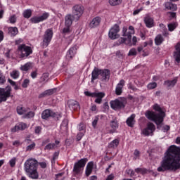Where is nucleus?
<instances>
[{
	"label": "nucleus",
	"instance_id": "38",
	"mask_svg": "<svg viewBox=\"0 0 180 180\" xmlns=\"http://www.w3.org/2000/svg\"><path fill=\"white\" fill-rule=\"evenodd\" d=\"M32 11L30 9L24 11L22 15L26 19H29L32 16Z\"/></svg>",
	"mask_w": 180,
	"mask_h": 180
},
{
	"label": "nucleus",
	"instance_id": "25",
	"mask_svg": "<svg viewBox=\"0 0 180 180\" xmlns=\"http://www.w3.org/2000/svg\"><path fill=\"white\" fill-rule=\"evenodd\" d=\"M75 54H77V49L74 47L70 48L66 55L67 60H72L75 56Z\"/></svg>",
	"mask_w": 180,
	"mask_h": 180
},
{
	"label": "nucleus",
	"instance_id": "17",
	"mask_svg": "<svg viewBox=\"0 0 180 180\" xmlns=\"http://www.w3.org/2000/svg\"><path fill=\"white\" fill-rule=\"evenodd\" d=\"M101 22H102V18L101 17H95L91 20L89 26L91 29H95V27H98V26L101 25Z\"/></svg>",
	"mask_w": 180,
	"mask_h": 180
},
{
	"label": "nucleus",
	"instance_id": "52",
	"mask_svg": "<svg viewBox=\"0 0 180 180\" xmlns=\"http://www.w3.org/2000/svg\"><path fill=\"white\" fill-rule=\"evenodd\" d=\"M63 33H71V26H65L63 30Z\"/></svg>",
	"mask_w": 180,
	"mask_h": 180
},
{
	"label": "nucleus",
	"instance_id": "24",
	"mask_svg": "<svg viewBox=\"0 0 180 180\" xmlns=\"http://www.w3.org/2000/svg\"><path fill=\"white\" fill-rule=\"evenodd\" d=\"M144 22L147 27L149 29L151 27H154V19L150 16H146L144 18Z\"/></svg>",
	"mask_w": 180,
	"mask_h": 180
},
{
	"label": "nucleus",
	"instance_id": "22",
	"mask_svg": "<svg viewBox=\"0 0 180 180\" xmlns=\"http://www.w3.org/2000/svg\"><path fill=\"white\" fill-rule=\"evenodd\" d=\"M27 129V124L26 123L20 122L18 125H15L14 128L11 129L13 133H16L18 130H25Z\"/></svg>",
	"mask_w": 180,
	"mask_h": 180
},
{
	"label": "nucleus",
	"instance_id": "50",
	"mask_svg": "<svg viewBox=\"0 0 180 180\" xmlns=\"http://www.w3.org/2000/svg\"><path fill=\"white\" fill-rule=\"evenodd\" d=\"M54 89H51L45 91V94H46V96H50L51 95H53L54 94Z\"/></svg>",
	"mask_w": 180,
	"mask_h": 180
},
{
	"label": "nucleus",
	"instance_id": "43",
	"mask_svg": "<svg viewBox=\"0 0 180 180\" xmlns=\"http://www.w3.org/2000/svg\"><path fill=\"white\" fill-rule=\"evenodd\" d=\"M110 126L111 129H112V130H116V129H117V127H119L117 121H116V120L111 121Z\"/></svg>",
	"mask_w": 180,
	"mask_h": 180
},
{
	"label": "nucleus",
	"instance_id": "2",
	"mask_svg": "<svg viewBox=\"0 0 180 180\" xmlns=\"http://www.w3.org/2000/svg\"><path fill=\"white\" fill-rule=\"evenodd\" d=\"M153 109L155 110H157V112H159V113H155L153 111H146L145 113L146 117L148 119V120H151L152 122H154L155 124L158 127H160V125L164 122V117H165V112H163V110L161 109V107L158 105V104L155 105L153 106Z\"/></svg>",
	"mask_w": 180,
	"mask_h": 180
},
{
	"label": "nucleus",
	"instance_id": "33",
	"mask_svg": "<svg viewBox=\"0 0 180 180\" xmlns=\"http://www.w3.org/2000/svg\"><path fill=\"white\" fill-rule=\"evenodd\" d=\"M17 113L18 115H26V112L29 111V108H26L22 105H19L17 107Z\"/></svg>",
	"mask_w": 180,
	"mask_h": 180
},
{
	"label": "nucleus",
	"instance_id": "37",
	"mask_svg": "<svg viewBox=\"0 0 180 180\" xmlns=\"http://www.w3.org/2000/svg\"><path fill=\"white\" fill-rule=\"evenodd\" d=\"M160 27L162 28L163 31L162 35L165 36V37H168V36H169V33L168 32L167 27L165 26V25L160 24Z\"/></svg>",
	"mask_w": 180,
	"mask_h": 180
},
{
	"label": "nucleus",
	"instance_id": "1",
	"mask_svg": "<svg viewBox=\"0 0 180 180\" xmlns=\"http://www.w3.org/2000/svg\"><path fill=\"white\" fill-rule=\"evenodd\" d=\"M180 169V149L171 146L165 156L161 165L158 168V172L165 171H176Z\"/></svg>",
	"mask_w": 180,
	"mask_h": 180
},
{
	"label": "nucleus",
	"instance_id": "5",
	"mask_svg": "<svg viewBox=\"0 0 180 180\" xmlns=\"http://www.w3.org/2000/svg\"><path fill=\"white\" fill-rule=\"evenodd\" d=\"M85 8L82 4H76L72 7L73 18L76 20H79L81 17L84 15Z\"/></svg>",
	"mask_w": 180,
	"mask_h": 180
},
{
	"label": "nucleus",
	"instance_id": "53",
	"mask_svg": "<svg viewBox=\"0 0 180 180\" xmlns=\"http://www.w3.org/2000/svg\"><path fill=\"white\" fill-rule=\"evenodd\" d=\"M22 68H33V63H32L30 62L27 63L25 65H24Z\"/></svg>",
	"mask_w": 180,
	"mask_h": 180
},
{
	"label": "nucleus",
	"instance_id": "62",
	"mask_svg": "<svg viewBox=\"0 0 180 180\" xmlns=\"http://www.w3.org/2000/svg\"><path fill=\"white\" fill-rule=\"evenodd\" d=\"M136 43H137V37H133V38H132V43L131 42V44L135 46Z\"/></svg>",
	"mask_w": 180,
	"mask_h": 180
},
{
	"label": "nucleus",
	"instance_id": "6",
	"mask_svg": "<svg viewBox=\"0 0 180 180\" xmlns=\"http://www.w3.org/2000/svg\"><path fill=\"white\" fill-rule=\"evenodd\" d=\"M86 162H88V158H82L78 162H75L73 167V172L77 174H79L85 167Z\"/></svg>",
	"mask_w": 180,
	"mask_h": 180
},
{
	"label": "nucleus",
	"instance_id": "49",
	"mask_svg": "<svg viewBox=\"0 0 180 180\" xmlns=\"http://www.w3.org/2000/svg\"><path fill=\"white\" fill-rule=\"evenodd\" d=\"M116 56L117 57H118V58H121V59L124 58V53L122 51H117L116 52Z\"/></svg>",
	"mask_w": 180,
	"mask_h": 180
},
{
	"label": "nucleus",
	"instance_id": "9",
	"mask_svg": "<svg viewBox=\"0 0 180 180\" xmlns=\"http://www.w3.org/2000/svg\"><path fill=\"white\" fill-rule=\"evenodd\" d=\"M119 32H120V27L119 25H114L109 30L108 37H110L111 40H116V39H119V37H120Z\"/></svg>",
	"mask_w": 180,
	"mask_h": 180
},
{
	"label": "nucleus",
	"instance_id": "47",
	"mask_svg": "<svg viewBox=\"0 0 180 180\" xmlns=\"http://www.w3.org/2000/svg\"><path fill=\"white\" fill-rule=\"evenodd\" d=\"M8 22H9V23H11V24L16 23V15H13L11 16H10V18L8 19Z\"/></svg>",
	"mask_w": 180,
	"mask_h": 180
},
{
	"label": "nucleus",
	"instance_id": "36",
	"mask_svg": "<svg viewBox=\"0 0 180 180\" xmlns=\"http://www.w3.org/2000/svg\"><path fill=\"white\" fill-rule=\"evenodd\" d=\"M18 27H8V33H10V34H12V36H16V34H18Z\"/></svg>",
	"mask_w": 180,
	"mask_h": 180
},
{
	"label": "nucleus",
	"instance_id": "40",
	"mask_svg": "<svg viewBox=\"0 0 180 180\" xmlns=\"http://www.w3.org/2000/svg\"><path fill=\"white\" fill-rule=\"evenodd\" d=\"M167 26L169 32H174L175 29H176L178 24H176V22H172L169 24Z\"/></svg>",
	"mask_w": 180,
	"mask_h": 180
},
{
	"label": "nucleus",
	"instance_id": "19",
	"mask_svg": "<svg viewBox=\"0 0 180 180\" xmlns=\"http://www.w3.org/2000/svg\"><path fill=\"white\" fill-rule=\"evenodd\" d=\"M68 105L71 110H78V109L81 108L78 101H76L75 100L68 101Z\"/></svg>",
	"mask_w": 180,
	"mask_h": 180
},
{
	"label": "nucleus",
	"instance_id": "14",
	"mask_svg": "<svg viewBox=\"0 0 180 180\" xmlns=\"http://www.w3.org/2000/svg\"><path fill=\"white\" fill-rule=\"evenodd\" d=\"M50 16V13L45 12L41 16H34L30 18L31 23H40V22H44L47 20Z\"/></svg>",
	"mask_w": 180,
	"mask_h": 180
},
{
	"label": "nucleus",
	"instance_id": "3",
	"mask_svg": "<svg viewBox=\"0 0 180 180\" xmlns=\"http://www.w3.org/2000/svg\"><path fill=\"white\" fill-rule=\"evenodd\" d=\"M39 162L37 160L30 158L26 160L24 165L25 171L29 174L32 179H39V173H37V166Z\"/></svg>",
	"mask_w": 180,
	"mask_h": 180
},
{
	"label": "nucleus",
	"instance_id": "57",
	"mask_svg": "<svg viewBox=\"0 0 180 180\" xmlns=\"http://www.w3.org/2000/svg\"><path fill=\"white\" fill-rule=\"evenodd\" d=\"M82 137H84V133L80 132V133L77 134V141H79L82 139Z\"/></svg>",
	"mask_w": 180,
	"mask_h": 180
},
{
	"label": "nucleus",
	"instance_id": "60",
	"mask_svg": "<svg viewBox=\"0 0 180 180\" xmlns=\"http://www.w3.org/2000/svg\"><path fill=\"white\" fill-rule=\"evenodd\" d=\"M5 81V77L0 73V84H4Z\"/></svg>",
	"mask_w": 180,
	"mask_h": 180
},
{
	"label": "nucleus",
	"instance_id": "28",
	"mask_svg": "<svg viewBox=\"0 0 180 180\" xmlns=\"http://www.w3.org/2000/svg\"><path fill=\"white\" fill-rule=\"evenodd\" d=\"M60 131L61 133H67L68 131V120L65 119L63 120L60 124Z\"/></svg>",
	"mask_w": 180,
	"mask_h": 180
},
{
	"label": "nucleus",
	"instance_id": "18",
	"mask_svg": "<svg viewBox=\"0 0 180 180\" xmlns=\"http://www.w3.org/2000/svg\"><path fill=\"white\" fill-rule=\"evenodd\" d=\"M49 117H56V112L50 109L44 110L41 114L42 119H49Z\"/></svg>",
	"mask_w": 180,
	"mask_h": 180
},
{
	"label": "nucleus",
	"instance_id": "4",
	"mask_svg": "<svg viewBox=\"0 0 180 180\" xmlns=\"http://www.w3.org/2000/svg\"><path fill=\"white\" fill-rule=\"evenodd\" d=\"M33 53V50L30 46H26V44H20L18 46L16 53L19 58H24V57H29L30 54Z\"/></svg>",
	"mask_w": 180,
	"mask_h": 180
},
{
	"label": "nucleus",
	"instance_id": "42",
	"mask_svg": "<svg viewBox=\"0 0 180 180\" xmlns=\"http://www.w3.org/2000/svg\"><path fill=\"white\" fill-rule=\"evenodd\" d=\"M23 117L24 119H30L32 117H34V112L33 111H29L27 113L25 112Z\"/></svg>",
	"mask_w": 180,
	"mask_h": 180
},
{
	"label": "nucleus",
	"instance_id": "11",
	"mask_svg": "<svg viewBox=\"0 0 180 180\" xmlns=\"http://www.w3.org/2000/svg\"><path fill=\"white\" fill-rule=\"evenodd\" d=\"M51 39H53V30L48 29L46 30L45 34L44 35V39L42 41L43 49H46V47H49V44H50V41H51Z\"/></svg>",
	"mask_w": 180,
	"mask_h": 180
},
{
	"label": "nucleus",
	"instance_id": "55",
	"mask_svg": "<svg viewBox=\"0 0 180 180\" xmlns=\"http://www.w3.org/2000/svg\"><path fill=\"white\" fill-rule=\"evenodd\" d=\"M41 131V127H35V129H34V133L36 134H40Z\"/></svg>",
	"mask_w": 180,
	"mask_h": 180
},
{
	"label": "nucleus",
	"instance_id": "48",
	"mask_svg": "<svg viewBox=\"0 0 180 180\" xmlns=\"http://www.w3.org/2000/svg\"><path fill=\"white\" fill-rule=\"evenodd\" d=\"M147 86L148 89H154L157 88V83L155 82L149 83Z\"/></svg>",
	"mask_w": 180,
	"mask_h": 180
},
{
	"label": "nucleus",
	"instance_id": "26",
	"mask_svg": "<svg viewBox=\"0 0 180 180\" xmlns=\"http://www.w3.org/2000/svg\"><path fill=\"white\" fill-rule=\"evenodd\" d=\"M101 71L100 69H94L91 73V82L94 83L95 79H98L99 78V75H101Z\"/></svg>",
	"mask_w": 180,
	"mask_h": 180
},
{
	"label": "nucleus",
	"instance_id": "35",
	"mask_svg": "<svg viewBox=\"0 0 180 180\" xmlns=\"http://www.w3.org/2000/svg\"><path fill=\"white\" fill-rule=\"evenodd\" d=\"M119 146V139H115L108 144L109 148H116Z\"/></svg>",
	"mask_w": 180,
	"mask_h": 180
},
{
	"label": "nucleus",
	"instance_id": "27",
	"mask_svg": "<svg viewBox=\"0 0 180 180\" xmlns=\"http://www.w3.org/2000/svg\"><path fill=\"white\" fill-rule=\"evenodd\" d=\"M136 119V115L132 114L130 117H129L126 121V123L129 127H134V123H136V121L134 120Z\"/></svg>",
	"mask_w": 180,
	"mask_h": 180
},
{
	"label": "nucleus",
	"instance_id": "63",
	"mask_svg": "<svg viewBox=\"0 0 180 180\" xmlns=\"http://www.w3.org/2000/svg\"><path fill=\"white\" fill-rule=\"evenodd\" d=\"M128 174H130V176H134L135 172L133 169H130L128 170Z\"/></svg>",
	"mask_w": 180,
	"mask_h": 180
},
{
	"label": "nucleus",
	"instance_id": "44",
	"mask_svg": "<svg viewBox=\"0 0 180 180\" xmlns=\"http://www.w3.org/2000/svg\"><path fill=\"white\" fill-rule=\"evenodd\" d=\"M54 148H57L56 143H49L45 146L44 150H54Z\"/></svg>",
	"mask_w": 180,
	"mask_h": 180
},
{
	"label": "nucleus",
	"instance_id": "10",
	"mask_svg": "<svg viewBox=\"0 0 180 180\" xmlns=\"http://www.w3.org/2000/svg\"><path fill=\"white\" fill-rule=\"evenodd\" d=\"M126 103H127L126 98H122L120 100L116 99L115 101H110V105L112 109L117 110V109H123L124 106H126Z\"/></svg>",
	"mask_w": 180,
	"mask_h": 180
},
{
	"label": "nucleus",
	"instance_id": "30",
	"mask_svg": "<svg viewBox=\"0 0 180 180\" xmlns=\"http://www.w3.org/2000/svg\"><path fill=\"white\" fill-rule=\"evenodd\" d=\"M94 169V162H90L87 164L86 167V176H89L92 174V170Z\"/></svg>",
	"mask_w": 180,
	"mask_h": 180
},
{
	"label": "nucleus",
	"instance_id": "8",
	"mask_svg": "<svg viewBox=\"0 0 180 180\" xmlns=\"http://www.w3.org/2000/svg\"><path fill=\"white\" fill-rule=\"evenodd\" d=\"M84 95H86V96H91V98H96L95 99V103H98V105L102 103V99L105 98V93L103 92L91 93L90 91H84Z\"/></svg>",
	"mask_w": 180,
	"mask_h": 180
},
{
	"label": "nucleus",
	"instance_id": "16",
	"mask_svg": "<svg viewBox=\"0 0 180 180\" xmlns=\"http://www.w3.org/2000/svg\"><path fill=\"white\" fill-rule=\"evenodd\" d=\"M100 75L103 82H108L109 78H110V71L108 69L101 70Z\"/></svg>",
	"mask_w": 180,
	"mask_h": 180
},
{
	"label": "nucleus",
	"instance_id": "61",
	"mask_svg": "<svg viewBox=\"0 0 180 180\" xmlns=\"http://www.w3.org/2000/svg\"><path fill=\"white\" fill-rule=\"evenodd\" d=\"M32 78L34 79L37 77V70H35L31 73Z\"/></svg>",
	"mask_w": 180,
	"mask_h": 180
},
{
	"label": "nucleus",
	"instance_id": "51",
	"mask_svg": "<svg viewBox=\"0 0 180 180\" xmlns=\"http://www.w3.org/2000/svg\"><path fill=\"white\" fill-rule=\"evenodd\" d=\"M30 83V80H29L28 79H25L23 83L22 84V88H27Z\"/></svg>",
	"mask_w": 180,
	"mask_h": 180
},
{
	"label": "nucleus",
	"instance_id": "58",
	"mask_svg": "<svg viewBox=\"0 0 180 180\" xmlns=\"http://www.w3.org/2000/svg\"><path fill=\"white\" fill-rule=\"evenodd\" d=\"M98 120H99V118H98V117H96L94 120L92 122L93 127H96V124H98Z\"/></svg>",
	"mask_w": 180,
	"mask_h": 180
},
{
	"label": "nucleus",
	"instance_id": "59",
	"mask_svg": "<svg viewBox=\"0 0 180 180\" xmlns=\"http://www.w3.org/2000/svg\"><path fill=\"white\" fill-rule=\"evenodd\" d=\"M78 129L79 130V131H82V130L85 129V125L82 123L79 124Z\"/></svg>",
	"mask_w": 180,
	"mask_h": 180
},
{
	"label": "nucleus",
	"instance_id": "34",
	"mask_svg": "<svg viewBox=\"0 0 180 180\" xmlns=\"http://www.w3.org/2000/svg\"><path fill=\"white\" fill-rule=\"evenodd\" d=\"M74 16L71 14H68L65 17V26H71L72 25V18Z\"/></svg>",
	"mask_w": 180,
	"mask_h": 180
},
{
	"label": "nucleus",
	"instance_id": "13",
	"mask_svg": "<svg viewBox=\"0 0 180 180\" xmlns=\"http://www.w3.org/2000/svg\"><path fill=\"white\" fill-rule=\"evenodd\" d=\"M147 46H150V47L151 46H153V39H149L148 41H145L143 44H142L140 46L137 48L139 53H141V51H143V57H147V56L150 54V51H146V49H146V47H147Z\"/></svg>",
	"mask_w": 180,
	"mask_h": 180
},
{
	"label": "nucleus",
	"instance_id": "15",
	"mask_svg": "<svg viewBox=\"0 0 180 180\" xmlns=\"http://www.w3.org/2000/svg\"><path fill=\"white\" fill-rule=\"evenodd\" d=\"M136 31L134 30V27L130 25L129 28L127 27H123L122 28V36L124 37H127L128 40L131 41V34H134Z\"/></svg>",
	"mask_w": 180,
	"mask_h": 180
},
{
	"label": "nucleus",
	"instance_id": "7",
	"mask_svg": "<svg viewBox=\"0 0 180 180\" xmlns=\"http://www.w3.org/2000/svg\"><path fill=\"white\" fill-rule=\"evenodd\" d=\"M11 92H12V88L9 86H7L6 89L0 88V103L6 102L8 98H11Z\"/></svg>",
	"mask_w": 180,
	"mask_h": 180
},
{
	"label": "nucleus",
	"instance_id": "12",
	"mask_svg": "<svg viewBox=\"0 0 180 180\" xmlns=\"http://www.w3.org/2000/svg\"><path fill=\"white\" fill-rule=\"evenodd\" d=\"M155 131V125L152 122H148L146 127L142 130L141 134H143V136H153Z\"/></svg>",
	"mask_w": 180,
	"mask_h": 180
},
{
	"label": "nucleus",
	"instance_id": "21",
	"mask_svg": "<svg viewBox=\"0 0 180 180\" xmlns=\"http://www.w3.org/2000/svg\"><path fill=\"white\" fill-rule=\"evenodd\" d=\"M123 86H124V80L122 79L116 86V89H115L116 95H122V93L123 92V90H122Z\"/></svg>",
	"mask_w": 180,
	"mask_h": 180
},
{
	"label": "nucleus",
	"instance_id": "20",
	"mask_svg": "<svg viewBox=\"0 0 180 180\" xmlns=\"http://www.w3.org/2000/svg\"><path fill=\"white\" fill-rule=\"evenodd\" d=\"M178 82V78L175 77L173 80H166L164 82V85L165 87L171 89L174 88V85H176Z\"/></svg>",
	"mask_w": 180,
	"mask_h": 180
},
{
	"label": "nucleus",
	"instance_id": "54",
	"mask_svg": "<svg viewBox=\"0 0 180 180\" xmlns=\"http://www.w3.org/2000/svg\"><path fill=\"white\" fill-rule=\"evenodd\" d=\"M134 155H135L134 160H137V158L140 157V151H139L138 150H135Z\"/></svg>",
	"mask_w": 180,
	"mask_h": 180
},
{
	"label": "nucleus",
	"instance_id": "41",
	"mask_svg": "<svg viewBox=\"0 0 180 180\" xmlns=\"http://www.w3.org/2000/svg\"><path fill=\"white\" fill-rule=\"evenodd\" d=\"M10 75L11 78H13V79H16L19 78L20 73H19V71L18 70H13L10 73Z\"/></svg>",
	"mask_w": 180,
	"mask_h": 180
},
{
	"label": "nucleus",
	"instance_id": "45",
	"mask_svg": "<svg viewBox=\"0 0 180 180\" xmlns=\"http://www.w3.org/2000/svg\"><path fill=\"white\" fill-rule=\"evenodd\" d=\"M34 147H36V143L32 142L30 145L27 146L26 151H32V150L34 149Z\"/></svg>",
	"mask_w": 180,
	"mask_h": 180
},
{
	"label": "nucleus",
	"instance_id": "64",
	"mask_svg": "<svg viewBox=\"0 0 180 180\" xmlns=\"http://www.w3.org/2000/svg\"><path fill=\"white\" fill-rule=\"evenodd\" d=\"M39 165H40L41 168H46V167H47V164H46L45 162H40Z\"/></svg>",
	"mask_w": 180,
	"mask_h": 180
},
{
	"label": "nucleus",
	"instance_id": "46",
	"mask_svg": "<svg viewBox=\"0 0 180 180\" xmlns=\"http://www.w3.org/2000/svg\"><path fill=\"white\" fill-rule=\"evenodd\" d=\"M128 56H137V50L136 49L133 48L130 49L129 51Z\"/></svg>",
	"mask_w": 180,
	"mask_h": 180
},
{
	"label": "nucleus",
	"instance_id": "23",
	"mask_svg": "<svg viewBox=\"0 0 180 180\" xmlns=\"http://www.w3.org/2000/svg\"><path fill=\"white\" fill-rule=\"evenodd\" d=\"M176 51L174 52V58L175 61L179 64L180 63V45L179 44H177L175 47Z\"/></svg>",
	"mask_w": 180,
	"mask_h": 180
},
{
	"label": "nucleus",
	"instance_id": "32",
	"mask_svg": "<svg viewBox=\"0 0 180 180\" xmlns=\"http://www.w3.org/2000/svg\"><path fill=\"white\" fill-rule=\"evenodd\" d=\"M162 43H164V37L161 34H159L155 38V44L156 46H161Z\"/></svg>",
	"mask_w": 180,
	"mask_h": 180
},
{
	"label": "nucleus",
	"instance_id": "39",
	"mask_svg": "<svg viewBox=\"0 0 180 180\" xmlns=\"http://www.w3.org/2000/svg\"><path fill=\"white\" fill-rule=\"evenodd\" d=\"M122 0H109V4L111 6H117L122 4Z\"/></svg>",
	"mask_w": 180,
	"mask_h": 180
},
{
	"label": "nucleus",
	"instance_id": "56",
	"mask_svg": "<svg viewBox=\"0 0 180 180\" xmlns=\"http://www.w3.org/2000/svg\"><path fill=\"white\" fill-rule=\"evenodd\" d=\"M10 165L11 167H15V164H16V158H13V159H11L10 160Z\"/></svg>",
	"mask_w": 180,
	"mask_h": 180
},
{
	"label": "nucleus",
	"instance_id": "29",
	"mask_svg": "<svg viewBox=\"0 0 180 180\" xmlns=\"http://www.w3.org/2000/svg\"><path fill=\"white\" fill-rule=\"evenodd\" d=\"M165 8L166 9H167L168 11H173V12H174L175 11H177L178 6H176V4H174L171 2H166L165 4Z\"/></svg>",
	"mask_w": 180,
	"mask_h": 180
},
{
	"label": "nucleus",
	"instance_id": "31",
	"mask_svg": "<svg viewBox=\"0 0 180 180\" xmlns=\"http://www.w3.org/2000/svg\"><path fill=\"white\" fill-rule=\"evenodd\" d=\"M125 44L128 46H131V41L129 40V39L121 37L117 41V44L120 46V44Z\"/></svg>",
	"mask_w": 180,
	"mask_h": 180
}]
</instances>
